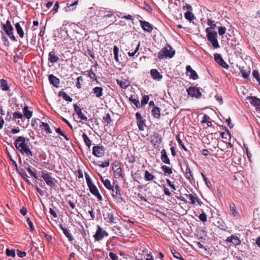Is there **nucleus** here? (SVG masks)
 <instances>
[{
  "instance_id": "obj_1",
  "label": "nucleus",
  "mask_w": 260,
  "mask_h": 260,
  "mask_svg": "<svg viewBox=\"0 0 260 260\" xmlns=\"http://www.w3.org/2000/svg\"><path fill=\"white\" fill-rule=\"evenodd\" d=\"M28 140H26L23 136L18 137L15 141L14 144L16 149L20 152L22 155L27 156H33V153L28 145Z\"/></svg>"
},
{
  "instance_id": "obj_2",
  "label": "nucleus",
  "mask_w": 260,
  "mask_h": 260,
  "mask_svg": "<svg viewBox=\"0 0 260 260\" xmlns=\"http://www.w3.org/2000/svg\"><path fill=\"white\" fill-rule=\"evenodd\" d=\"M1 28L9 37L10 39L14 41H17V39L14 35V28L9 20L6 21V23H1Z\"/></svg>"
},
{
  "instance_id": "obj_3",
  "label": "nucleus",
  "mask_w": 260,
  "mask_h": 260,
  "mask_svg": "<svg viewBox=\"0 0 260 260\" xmlns=\"http://www.w3.org/2000/svg\"><path fill=\"white\" fill-rule=\"evenodd\" d=\"M175 50L170 46H168L162 48L158 53L157 57L159 59L164 58H172L175 54Z\"/></svg>"
},
{
  "instance_id": "obj_4",
  "label": "nucleus",
  "mask_w": 260,
  "mask_h": 260,
  "mask_svg": "<svg viewBox=\"0 0 260 260\" xmlns=\"http://www.w3.org/2000/svg\"><path fill=\"white\" fill-rule=\"evenodd\" d=\"M41 177L48 186L52 187L55 186V184L54 182L55 179L51 177V173H48L47 171L43 170L41 172Z\"/></svg>"
},
{
  "instance_id": "obj_5",
  "label": "nucleus",
  "mask_w": 260,
  "mask_h": 260,
  "mask_svg": "<svg viewBox=\"0 0 260 260\" xmlns=\"http://www.w3.org/2000/svg\"><path fill=\"white\" fill-rule=\"evenodd\" d=\"M105 149L102 145L94 146L92 147V154L97 157H102L104 156Z\"/></svg>"
},
{
  "instance_id": "obj_6",
  "label": "nucleus",
  "mask_w": 260,
  "mask_h": 260,
  "mask_svg": "<svg viewBox=\"0 0 260 260\" xmlns=\"http://www.w3.org/2000/svg\"><path fill=\"white\" fill-rule=\"evenodd\" d=\"M108 233L105 230H103L100 226H97V230L95 235L93 236L94 240L96 241L101 240L104 237H107Z\"/></svg>"
},
{
  "instance_id": "obj_7",
  "label": "nucleus",
  "mask_w": 260,
  "mask_h": 260,
  "mask_svg": "<svg viewBox=\"0 0 260 260\" xmlns=\"http://www.w3.org/2000/svg\"><path fill=\"white\" fill-rule=\"evenodd\" d=\"M16 32L19 37L21 39L23 38L25 35L24 31L23 29V27L25 25V22L23 21H20L18 22H16L14 24Z\"/></svg>"
},
{
  "instance_id": "obj_8",
  "label": "nucleus",
  "mask_w": 260,
  "mask_h": 260,
  "mask_svg": "<svg viewBox=\"0 0 260 260\" xmlns=\"http://www.w3.org/2000/svg\"><path fill=\"white\" fill-rule=\"evenodd\" d=\"M208 40L211 43L212 45L214 48H218L220 47L219 44L217 40V33L215 32L213 34H209L207 35Z\"/></svg>"
},
{
  "instance_id": "obj_9",
  "label": "nucleus",
  "mask_w": 260,
  "mask_h": 260,
  "mask_svg": "<svg viewBox=\"0 0 260 260\" xmlns=\"http://www.w3.org/2000/svg\"><path fill=\"white\" fill-rule=\"evenodd\" d=\"M188 94L192 97L199 99L202 96V93L200 91L199 88L194 86L190 87L187 89Z\"/></svg>"
},
{
  "instance_id": "obj_10",
  "label": "nucleus",
  "mask_w": 260,
  "mask_h": 260,
  "mask_svg": "<svg viewBox=\"0 0 260 260\" xmlns=\"http://www.w3.org/2000/svg\"><path fill=\"white\" fill-rule=\"evenodd\" d=\"M137 125L140 131H143L146 127L145 120L143 119L139 112L136 113Z\"/></svg>"
},
{
  "instance_id": "obj_11",
  "label": "nucleus",
  "mask_w": 260,
  "mask_h": 260,
  "mask_svg": "<svg viewBox=\"0 0 260 260\" xmlns=\"http://www.w3.org/2000/svg\"><path fill=\"white\" fill-rule=\"evenodd\" d=\"M140 45V42H138V43H137L136 41L133 42L131 45L130 48L128 49H129V51L127 52L128 56L131 57L134 56L139 50Z\"/></svg>"
},
{
  "instance_id": "obj_12",
  "label": "nucleus",
  "mask_w": 260,
  "mask_h": 260,
  "mask_svg": "<svg viewBox=\"0 0 260 260\" xmlns=\"http://www.w3.org/2000/svg\"><path fill=\"white\" fill-rule=\"evenodd\" d=\"M113 189H115V191H112V196L113 197L117 200V202L119 203H121L123 201V198H122L120 187L118 184H116L115 186L113 187Z\"/></svg>"
},
{
  "instance_id": "obj_13",
  "label": "nucleus",
  "mask_w": 260,
  "mask_h": 260,
  "mask_svg": "<svg viewBox=\"0 0 260 260\" xmlns=\"http://www.w3.org/2000/svg\"><path fill=\"white\" fill-rule=\"evenodd\" d=\"M215 61L222 68L228 69L229 67V65L223 59L220 54L216 53L214 55Z\"/></svg>"
},
{
  "instance_id": "obj_14",
  "label": "nucleus",
  "mask_w": 260,
  "mask_h": 260,
  "mask_svg": "<svg viewBox=\"0 0 260 260\" xmlns=\"http://www.w3.org/2000/svg\"><path fill=\"white\" fill-rule=\"evenodd\" d=\"M90 192L94 196H95L99 201H102L103 198L101 194L99 193V190L96 186L94 184H92L89 186H88Z\"/></svg>"
},
{
  "instance_id": "obj_15",
  "label": "nucleus",
  "mask_w": 260,
  "mask_h": 260,
  "mask_svg": "<svg viewBox=\"0 0 260 260\" xmlns=\"http://www.w3.org/2000/svg\"><path fill=\"white\" fill-rule=\"evenodd\" d=\"M74 108L75 112L78 115V117L80 119L84 121H87V117L86 116L84 113L82 112V109L79 107H78L77 104L74 105Z\"/></svg>"
},
{
  "instance_id": "obj_16",
  "label": "nucleus",
  "mask_w": 260,
  "mask_h": 260,
  "mask_svg": "<svg viewBox=\"0 0 260 260\" xmlns=\"http://www.w3.org/2000/svg\"><path fill=\"white\" fill-rule=\"evenodd\" d=\"M186 75L189 76L190 79L193 80H197L198 79L199 76L196 72L192 70L190 66H187L186 68Z\"/></svg>"
},
{
  "instance_id": "obj_17",
  "label": "nucleus",
  "mask_w": 260,
  "mask_h": 260,
  "mask_svg": "<svg viewBox=\"0 0 260 260\" xmlns=\"http://www.w3.org/2000/svg\"><path fill=\"white\" fill-rule=\"evenodd\" d=\"M153 137V138L151 140L152 143L155 147H158L162 142V137L157 133H154Z\"/></svg>"
},
{
  "instance_id": "obj_18",
  "label": "nucleus",
  "mask_w": 260,
  "mask_h": 260,
  "mask_svg": "<svg viewBox=\"0 0 260 260\" xmlns=\"http://www.w3.org/2000/svg\"><path fill=\"white\" fill-rule=\"evenodd\" d=\"M140 25L141 27L146 31L148 32H152L153 30V27L152 25L148 22L140 20Z\"/></svg>"
},
{
  "instance_id": "obj_19",
  "label": "nucleus",
  "mask_w": 260,
  "mask_h": 260,
  "mask_svg": "<svg viewBox=\"0 0 260 260\" xmlns=\"http://www.w3.org/2000/svg\"><path fill=\"white\" fill-rule=\"evenodd\" d=\"M49 82L55 87H58L60 84V80L52 74L49 75L48 77Z\"/></svg>"
},
{
  "instance_id": "obj_20",
  "label": "nucleus",
  "mask_w": 260,
  "mask_h": 260,
  "mask_svg": "<svg viewBox=\"0 0 260 260\" xmlns=\"http://www.w3.org/2000/svg\"><path fill=\"white\" fill-rule=\"evenodd\" d=\"M226 241L228 242H231L235 246L239 245L241 244V240L238 236L235 235H232L227 238Z\"/></svg>"
},
{
  "instance_id": "obj_21",
  "label": "nucleus",
  "mask_w": 260,
  "mask_h": 260,
  "mask_svg": "<svg viewBox=\"0 0 260 260\" xmlns=\"http://www.w3.org/2000/svg\"><path fill=\"white\" fill-rule=\"evenodd\" d=\"M48 61L52 63L56 62L59 60V57L56 55L55 49H52L49 53Z\"/></svg>"
},
{
  "instance_id": "obj_22",
  "label": "nucleus",
  "mask_w": 260,
  "mask_h": 260,
  "mask_svg": "<svg viewBox=\"0 0 260 260\" xmlns=\"http://www.w3.org/2000/svg\"><path fill=\"white\" fill-rule=\"evenodd\" d=\"M150 75L154 80L157 81H160L162 78V75H160L156 69H151Z\"/></svg>"
},
{
  "instance_id": "obj_23",
  "label": "nucleus",
  "mask_w": 260,
  "mask_h": 260,
  "mask_svg": "<svg viewBox=\"0 0 260 260\" xmlns=\"http://www.w3.org/2000/svg\"><path fill=\"white\" fill-rule=\"evenodd\" d=\"M105 216L104 217L105 220H107V221L110 223H116V218H115L114 214L112 212H107L106 215H104Z\"/></svg>"
},
{
  "instance_id": "obj_24",
  "label": "nucleus",
  "mask_w": 260,
  "mask_h": 260,
  "mask_svg": "<svg viewBox=\"0 0 260 260\" xmlns=\"http://www.w3.org/2000/svg\"><path fill=\"white\" fill-rule=\"evenodd\" d=\"M250 99V104L255 106L257 110L260 111V99L255 96H251Z\"/></svg>"
},
{
  "instance_id": "obj_25",
  "label": "nucleus",
  "mask_w": 260,
  "mask_h": 260,
  "mask_svg": "<svg viewBox=\"0 0 260 260\" xmlns=\"http://www.w3.org/2000/svg\"><path fill=\"white\" fill-rule=\"evenodd\" d=\"M160 153H161L160 158H161V160H162V161L163 162H164L165 164L170 165V160L167 155V152L165 150V149H163L161 151Z\"/></svg>"
},
{
  "instance_id": "obj_26",
  "label": "nucleus",
  "mask_w": 260,
  "mask_h": 260,
  "mask_svg": "<svg viewBox=\"0 0 260 260\" xmlns=\"http://www.w3.org/2000/svg\"><path fill=\"white\" fill-rule=\"evenodd\" d=\"M59 228L62 231L63 234L68 238V240L70 241H72L74 240V238L72 234L70 233V231L67 229L63 227L61 224H59Z\"/></svg>"
},
{
  "instance_id": "obj_27",
  "label": "nucleus",
  "mask_w": 260,
  "mask_h": 260,
  "mask_svg": "<svg viewBox=\"0 0 260 260\" xmlns=\"http://www.w3.org/2000/svg\"><path fill=\"white\" fill-rule=\"evenodd\" d=\"M113 169L114 171V175L115 178H119L123 177L122 174V169L120 167L115 165Z\"/></svg>"
},
{
  "instance_id": "obj_28",
  "label": "nucleus",
  "mask_w": 260,
  "mask_h": 260,
  "mask_svg": "<svg viewBox=\"0 0 260 260\" xmlns=\"http://www.w3.org/2000/svg\"><path fill=\"white\" fill-rule=\"evenodd\" d=\"M152 115L153 116L157 119H160V109L156 106H154V108L151 111Z\"/></svg>"
},
{
  "instance_id": "obj_29",
  "label": "nucleus",
  "mask_w": 260,
  "mask_h": 260,
  "mask_svg": "<svg viewBox=\"0 0 260 260\" xmlns=\"http://www.w3.org/2000/svg\"><path fill=\"white\" fill-rule=\"evenodd\" d=\"M101 180H102V182L103 183L104 186L108 189L112 190V191H115V189H113V186H112V185L111 184V182L109 179H106L104 180L102 177H101Z\"/></svg>"
},
{
  "instance_id": "obj_30",
  "label": "nucleus",
  "mask_w": 260,
  "mask_h": 260,
  "mask_svg": "<svg viewBox=\"0 0 260 260\" xmlns=\"http://www.w3.org/2000/svg\"><path fill=\"white\" fill-rule=\"evenodd\" d=\"M103 89L101 87H95L93 89V92L97 98H101L103 94Z\"/></svg>"
},
{
  "instance_id": "obj_31",
  "label": "nucleus",
  "mask_w": 260,
  "mask_h": 260,
  "mask_svg": "<svg viewBox=\"0 0 260 260\" xmlns=\"http://www.w3.org/2000/svg\"><path fill=\"white\" fill-rule=\"evenodd\" d=\"M23 114L24 116L28 119H30L32 115V111L28 110L27 106H25L23 109Z\"/></svg>"
},
{
  "instance_id": "obj_32",
  "label": "nucleus",
  "mask_w": 260,
  "mask_h": 260,
  "mask_svg": "<svg viewBox=\"0 0 260 260\" xmlns=\"http://www.w3.org/2000/svg\"><path fill=\"white\" fill-rule=\"evenodd\" d=\"M1 88L3 91H7L9 90V86L6 80L1 79L0 80Z\"/></svg>"
},
{
  "instance_id": "obj_33",
  "label": "nucleus",
  "mask_w": 260,
  "mask_h": 260,
  "mask_svg": "<svg viewBox=\"0 0 260 260\" xmlns=\"http://www.w3.org/2000/svg\"><path fill=\"white\" fill-rule=\"evenodd\" d=\"M40 127L43 129L47 133H52V131L50 128L49 124L47 123L44 122H41Z\"/></svg>"
},
{
  "instance_id": "obj_34",
  "label": "nucleus",
  "mask_w": 260,
  "mask_h": 260,
  "mask_svg": "<svg viewBox=\"0 0 260 260\" xmlns=\"http://www.w3.org/2000/svg\"><path fill=\"white\" fill-rule=\"evenodd\" d=\"M185 173V177L187 179H188L190 181H192L193 180V179H194L193 177L192 176V175L191 174V172L190 169L188 166H186Z\"/></svg>"
},
{
  "instance_id": "obj_35",
  "label": "nucleus",
  "mask_w": 260,
  "mask_h": 260,
  "mask_svg": "<svg viewBox=\"0 0 260 260\" xmlns=\"http://www.w3.org/2000/svg\"><path fill=\"white\" fill-rule=\"evenodd\" d=\"M58 95L66 101L71 102L73 101V99L64 91H59Z\"/></svg>"
},
{
  "instance_id": "obj_36",
  "label": "nucleus",
  "mask_w": 260,
  "mask_h": 260,
  "mask_svg": "<svg viewBox=\"0 0 260 260\" xmlns=\"http://www.w3.org/2000/svg\"><path fill=\"white\" fill-rule=\"evenodd\" d=\"M82 138L84 140V142L85 143L86 145L88 147L90 148L91 146V141L89 138V137L87 136L86 134L83 133L82 134Z\"/></svg>"
},
{
  "instance_id": "obj_37",
  "label": "nucleus",
  "mask_w": 260,
  "mask_h": 260,
  "mask_svg": "<svg viewBox=\"0 0 260 260\" xmlns=\"http://www.w3.org/2000/svg\"><path fill=\"white\" fill-rule=\"evenodd\" d=\"M155 178L148 170L145 171L144 179L147 181H152Z\"/></svg>"
},
{
  "instance_id": "obj_38",
  "label": "nucleus",
  "mask_w": 260,
  "mask_h": 260,
  "mask_svg": "<svg viewBox=\"0 0 260 260\" xmlns=\"http://www.w3.org/2000/svg\"><path fill=\"white\" fill-rule=\"evenodd\" d=\"M28 173L30 174V175L35 179H38V176L36 174V169L34 168H32L31 166L28 167L27 169Z\"/></svg>"
},
{
  "instance_id": "obj_39",
  "label": "nucleus",
  "mask_w": 260,
  "mask_h": 260,
  "mask_svg": "<svg viewBox=\"0 0 260 260\" xmlns=\"http://www.w3.org/2000/svg\"><path fill=\"white\" fill-rule=\"evenodd\" d=\"M161 169L164 172L165 175H170L173 172L172 169L166 165L162 166L161 167Z\"/></svg>"
},
{
  "instance_id": "obj_40",
  "label": "nucleus",
  "mask_w": 260,
  "mask_h": 260,
  "mask_svg": "<svg viewBox=\"0 0 260 260\" xmlns=\"http://www.w3.org/2000/svg\"><path fill=\"white\" fill-rule=\"evenodd\" d=\"M132 177L134 179V180L135 181H138L139 179H142L141 171L140 170H138L135 173H132Z\"/></svg>"
},
{
  "instance_id": "obj_41",
  "label": "nucleus",
  "mask_w": 260,
  "mask_h": 260,
  "mask_svg": "<svg viewBox=\"0 0 260 260\" xmlns=\"http://www.w3.org/2000/svg\"><path fill=\"white\" fill-rule=\"evenodd\" d=\"M117 84L122 88L126 89L128 86V84L127 83V81L125 80H117Z\"/></svg>"
},
{
  "instance_id": "obj_42",
  "label": "nucleus",
  "mask_w": 260,
  "mask_h": 260,
  "mask_svg": "<svg viewBox=\"0 0 260 260\" xmlns=\"http://www.w3.org/2000/svg\"><path fill=\"white\" fill-rule=\"evenodd\" d=\"M87 75L88 76V77H89L91 79H93V80L96 81L97 82H98L97 76L91 69L89 71H87Z\"/></svg>"
},
{
  "instance_id": "obj_43",
  "label": "nucleus",
  "mask_w": 260,
  "mask_h": 260,
  "mask_svg": "<svg viewBox=\"0 0 260 260\" xmlns=\"http://www.w3.org/2000/svg\"><path fill=\"white\" fill-rule=\"evenodd\" d=\"M230 208L234 216L235 217L238 215V213L237 211L236 206L233 203H231L230 204Z\"/></svg>"
},
{
  "instance_id": "obj_44",
  "label": "nucleus",
  "mask_w": 260,
  "mask_h": 260,
  "mask_svg": "<svg viewBox=\"0 0 260 260\" xmlns=\"http://www.w3.org/2000/svg\"><path fill=\"white\" fill-rule=\"evenodd\" d=\"M19 173L21 176V177L27 183H30L29 181L27 179L28 176L26 173L23 170L19 171Z\"/></svg>"
},
{
  "instance_id": "obj_45",
  "label": "nucleus",
  "mask_w": 260,
  "mask_h": 260,
  "mask_svg": "<svg viewBox=\"0 0 260 260\" xmlns=\"http://www.w3.org/2000/svg\"><path fill=\"white\" fill-rule=\"evenodd\" d=\"M185 196L189 199L191 204H194L196 201H198V198L191 194H185Z\"/></svg>"
},
{
  "instance_id": "obj_46",
  "label": "nucleus",
  "mask_w": 260,
  "mask_h": 260,
  "mask_svg": "<svg viewBox=\"0 0 260 260\" xmlns=\"http://www.w3.org/2000/svg\"><path fill=\"white\" fill-rule=\"evenodd\" d=\"M185 19L188 20L192 21L194 19V15L190 11H187L185 13L184 15Z\"/></svg>"
},
{
  "instance_id": "obj_47",
  "label": "nucleus",
  "mask_w": 260,
  "mask_h": 260,
  "mask_svg": "<svg viewBox=\"0 0 260 260\" xmlns=\"http://www.w3.org/2000/svg\"><path fill=\"white\" fill-rule=\"evenodd\" d=\"M118 52H119L118 47L117 46H114L113 47V53L114 55V59L117 62H119Z\"/></svg>"
},
{
  "instance_id": "obj_48",
  "label": "nucleus",
  "mask_w": 260,
  "mask_h": 260,
  "mask_svg": "<svg viewBox=\"0 0 260 260\" xmlns=\"http://www.w3.org/2000/svg\"><path fill=\"white\" fill-rule=\"evenodd\" d=\"M171 252L174 257H175L178 259H180V260H183V258L182 257L181 255L178 252L176 251L175 250H174V249L172 250Z\"/></svg>"
},
{
  "instance_id": "obj_49",
  "label": "nucleus",
  "mask_w": 260,
  "mask_h": 260,
  "mask_svg": "<svg viewBox=\"0 0 260 260\" xmlns=\"http://www.w3.org/2000/svg\"><path fill=\"white\" fill-rule=\"evenodd\" d=\"M129 101H131L137 107L139 108L140 107V102L138 99L134 98L131 96L129 98Z\"/></svg>"
},
{
  "instance_id": "obj_50",
  "label": "nucleus",
  "mask_w": 260,
  "mask_h": 260,
  "mask_svg": "<svg viewBox=\"0 0 260 260\" xmlns=\"http://www.w3.org/2000/svg\"><path fill=\"white\" fill-rule=\"evenodd\" d=\"M240 72L242 74V77L244 78H247L249 76L250 71L249 70H245L242 69L241 70Z\"/></svg>"
},
{
  "instance_id": "obj_51",
  "label": "nucleus",
  "mask_w": 260,
  "mask_h": 260,
  "mask_svg": "<svg viewBox=\"0 0 260 260\" xmlns=\"http://www.w3.org/2000/svg\"><path fill=\"white\" fill-rule=\"evenodd\" d=\"M126 159L129 163L131 164H133L136 161L135 157L132 154H127Z\"/></svg>"
},
{
  "instance_id": "obj_52",
  "label": "nucleus",
  "mask_w": 260,
  "mask_h": 260,
  "mask_svg": "<svg viewBox=\"0 0 260 260\" xmlns=\"http://www.w3.org/2000/svg\"><path fill=\"white\" fill-rule=\"evenodd\" d=\"M6 255L8 256H12L14 257L15 256V251L14 249L10 250L7 248L6 251Z\"/></svg>"
},
{
  "instance_id": "obj_53",
  "label": "nucleus",
  "mask_w": 260,
  "mask_h": 260,
  "mask_svg": "<svg viewBox=\"0 0 260 260\" xmlns=\"http://www.w3.org/2000/svg\"><path fill=\"white\" fill-rule=\"evenodd\" d=\"M103 120L104 122H106L107 124H109L111 123L112 120L111 119V116L109 113H107L105 116L103 117Z\"/></svg>"
},
{
  "instance_id": "obj_54",
  "label": "nucleus",
  "mask_w": 260,
  "mask_h": 260,
  "mask_svg": "<svg viewBox=\"0 0 260 260\" xmlns=\"http://www.w3.org/2000/svg\"><path fill=\"white\" fill-rule=\"evenodd\" d=\"M23 115L21 112H16L13 113V120L22 118Z\"/></svg>"
},
{
  "instance_id": "obj_55",
  "label": "nucleus",
  "mask_w": 260,
  "mask_h": 260,
  "mask_svg": "<svg viewBox=\"0 0 260 260\" xmlns=\"http://www.w3.org/2000/svg\"><path fill=\"white\" fill-rule=\"evenodd\" d=\"M176 140L177 141H178V143L179 144V145L182 147V148L186 151H187V148H186V147L184 146V143H183V142L181 141V140L180 139V138H179V135H178L177 136H176Z\"/></svg>"
},
{
  "instance_id": "obj_56",
  "label": "nucleus",
  "mask_w": 260,
  "mask_h": 260,
  "mask_svg": "<svg viewBox=\"0 0 260 260\" xmlns=\"http://www.w3.org/2000/svg\"><path fill=\"white\" fill-rule=\"evenodd\" d=\"M207 24L209 26H210L211 28L213 29H215L216 27V24L214 23V21L211 20L210 19H207Z\"/></svg>"
},
{
  "instance_id": "obj_57",
  "label": "nucleus",
  "mask_w": 260,
  "mask_h": 260,
  "mask_svg": "<svg viewBox=\"0 0 260 260\" xmlns=\"http://www.w3.org/2000/svg\"><path fill=\"white\" fill-rule=\"evenodd\" d=\"M40 235L41 236L45 237L46 238V239H47V240L49 242H51L52 238L51 237V236H49V235L46 234L45 232H40Z\"/></svg>"
},
{
  "instance_id": "obj_58",
  "label": "nucleus",
  "mask_w": 260,
  "mask_h": 260,
  "mask_svg": "<svg viewBox=\"0 0 260 260\" xmlns=\"http://www.w3.org/2000/svg\"><path fill=\"white\" fill-rule=\"evenodd\" d=\"M77 80L76 86L78 89H80L82 88V84L80 83V82L83 81V78L82 76H80L77 78Z\"/></svg>"
},
{
  "instance_id": "obj_59",
  "label": "nucleus",
  "mask_w": 260,
  "mask_h": 260,
  "mask_svg": "<svg viewBox=\"0 0 260 260\" xmlns=\"http://www.w3.org/2000/svg\"><path fill=\"white\" fill-rule=\"evenodd\" d=\"M85 177L86 178L87 186H89L90 185L93 184L89 175L87 173H85Z\"/></svg>"
},
{
  "instance_id": "obj_60",
  "label": "nucleus",
  "mask_w": 260,
  "mask_h": 260,
  "mask_svg": "<svg viewBox=\"0 0 260 260\" xmlns=\"http://www.w3.org/2000/svg\"><path fill=\"white\" fill-rule=\"evenodd\" d=\"M55 131L60 135L63 136L66 139V140L68 141L69 140L68 137L61 131L60 128H56Z\"/></svg>"
},
{
  "instance_id": "obj_61",
  "label": "nucleus",
  "mask_w": 260,
  "mask_h": 260,
  "mask_svg": "<svg viewBox=\"0 0 260 260\" xmlns=\"http://www.w3.org/2000/svg\"><path fill=\"white\" fill-rule=\"evenodd\" d=\"M199 218L203 222L207 221V215L204 212L199 215Z\"/></svg>"
},
{
  "instance_id": "obj_62",
  "label": "nucleus",
  "mask_w": 260,
  "mask_h": 260,
  "mask_svg": "<svg viewBox=\"0 0 260 260\" xmlns=\"http://www.w3.org/2000/svg\"><path fill=\"white\" fill-rule=\"evenodd\" d=\"M149 100V97L148 95H144L143 97L142 100H141V104L142 105H145L148 102Z\"/></svg>"
},
{
  "instance_id": "obj_63",
  "label": "nucleus",
  "mask_w": 260,
  "mask_h": 260,
  "mask_svg": "<svg viewBox=\"0 0 260 260\" xmlns=\"http://www.w3.org/2000/svg\"><path fill=\"white\" fill-rule=\"evenodd\" d=\"M226 28L225 27L221 26L218 28V34L220 36L223 35L226 31Z\"/></svg>"
},
{
  "instance_id": "obj_64",
  "label": "nucleus",
  "mask_w": 260,
  "mask_h": 260,
  "mask_svg": "<svg viewBox=\"0 0 260 260\" xmlns=\"http://www.w3.org/2000/svg\"><path fill=\"white\" fill-rule=\"evenodd\" d=\"M144 9L148 12H151L152 9L151 6L146 3H144Z\"/></svg>"
}]
</instances>
